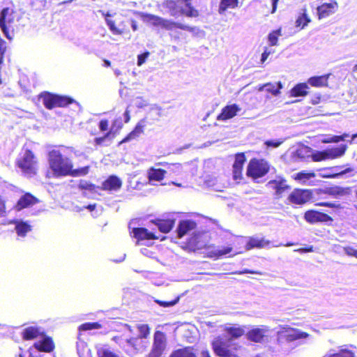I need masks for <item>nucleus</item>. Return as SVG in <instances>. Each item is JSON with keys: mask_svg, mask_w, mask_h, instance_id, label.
Returning a JSON list of instances; mask_svg holds the SVG:
<instances>
[{"mask_svg": "<svg viewBox=\"0 0 357 357\" xmlns=\"http://www.w3.org/2000/svg\"><path fill=\"white\" fill-rule=\"evenodd\" d=\"M313 192L319 197L324 195L333 197H342L349 195L351 193V188L333 185L325 189L317 188L313 190L295 188L289 195L288 201L293 204H305L312 199Z\"/></svg>", "mask_w": 357, "mask_h": 357, "instance_id": "nucleus-1", "label": "nucleus"}, {"mask_svg": "<svg viewBox=\"0 0 357 357\" xmlns=\"http://www.w3.org/2000/svg\"><path fill=\"white\" fill-rule=\"evenodd\" d=\"M71 151V148L64 146H56L48 151L49 167L55 177L68 176L73 163L68 154Z\"/></svg>", "mask_w": 357, "mask_h": 357, "instance_id": "nucleus-2", "label": "nucleus"}, {"mask_svg": "<svg viewBox=\"0 0 357 357\" xmlns=\"http://www.w3.org/2000/svg\"><path fill=\"white\" fill-rule=\"evenodd\" d=\"M214 354L218 357H241L243 347L232 338L218 335L211 342Z\"/></svg>", "mask_w": 357, "mask_h": 357, "instance_id": "nucleus-3", "label": "nucleus"}, {"mask_svg": "<svg viewBox=\"0 0 357 357\" xmlns=\"http://www.w3.org/2000/svg\"><path fill=\"white\" fill-rule=\"evenodd\" d=\"M17 21V11L13 1L0 11V29L4 36L11 40L13 37L14 26Z\"/></svg>", "mask_w": 357, "mask_h": 357, "instance_id": "nucleus-4", "label": "nucleus"}, {"mask_svg": "<svg viewBox=\"0 0 357 357\" xmlns=\"http://www.w3.org/2000/svg\"><path fill=\"white\" fill-rule=\"evenodd\" d=\"M15 164L24 176L32 178L38 173V158L33 151L29 149L22 150L20 157L16 160Z\"/></svg>", "mask_w": 357, "mask_h": 357, "instance_id": "nucleus-5", "label": "nucleus"}, {"mask_svg": "<svg viewBox=\"0 0 357 357\" xmlns=\"http://www.w3.org/2000/svg\"><path fill=\"white\" fill-rule=\"evenodd\" d=\"M192 0H169L167 2V8L172 16L185 15L188 17H197L199 11L191 4Z\"/></svg>", "mask_w": 357, "mask_h": 357, "instance_id": "nucleus-6", "label": "nucleus"}, {"mask_svg": "<svg viewBox=\"0 0 357 357\" xmlns=\"http://www.w3.org/2000/svg\"><path fill=\"white\" fill-rule=\"evenodd\" d=\"M270 171V164L264 158H253L250 161L246 169L248 177L254 180L266 176Z\"/></svg>", "mask_w": 357, "mask_h": 357, "instance_id": "nucleus-7", "label": "nucleus"}, {"mask_svg": "<svg viewBox=\"0 0 357 357\" xmlns=\"http://www.w3.org/2000/svg\"><path fill=\"white\" fill-rule=\"evenodd\" d=\"M266 187L275 199H281L284 194L290 189V185L287 183V181L281 176H276L275 178L270 180L266 184Z\"/></svg>", "mask_w": 357, "mask_h": 357, "instance_id": "nucleus-8", "label": "nucleus"}, {"mask_svg": "<svg viewBox=\"0 0 357 357\" xmlns=\"http://www.w3.org/2000/svg\"><path fill=\"white\" fill-rule=\"evenodd\" d=\"M167 347V339L165 334L156 331L153 336V342L147 357H161Z\"/></svg>", "mask_w": 357, "mask_h": 357, "instance_id": "nucleus-9", "label": "nucleus"}, {"mask_svg": "<svg viewBox=\"0 0 357 357\" xmlns=\"http://www.w3.org/2000/svg\"><path fill=\"white\" fill-rule=\"evenodd\" d=\"M308 336L307 333L291 327H284L278 333V340L282 342H291L299 339L306 338Z\"/></svg>", "mask_w": 357, "mask_h": 357, "instance_id": "nucleus-10", "label": "nucleus"}, {"mask_svg": "<svg viewBox=\"0 0 357 357\" xmlns=\"http://www.w3.org/2000/svg\"><path fill=\"white\" fill-rule=\"evenodd\" d=\"M304 219L307 222L311 225H314L318 222H327L333 221L332 217L329 215L324 212L313 209L307 210L305 212Z\"/></svg>", "mask_w": 357, "mask_h": 357, "instance_id": "nucleus-11", "label": "nucleus"}, {"mask_svg": "<svg viewBox=\"0 0 357 357\" xmlns=\"http://www.w3.org/2000/svg\"><path fill=\"white\" fill-rule=\"evenodd\" d=\"M268 329L266 327H256L248 331L245 335L249 341L255 343H261L268 340Z\"/></svg>", "mask_w": 357, "mask_h": 357, "instance_id": "nucleus-12", "label": "nucleus"}, {"mask_svg": "<svg viewBox=\"0 0 357 357\" xmlns=\"http://www.w3.org/2000/svg\"><path fill=\"white\" fill-rule=\"evenodd\" d=\"M123 127L121 119H114L112 122L111 129L105 132L102 136L94 139L95 146H101L107 139L114 138L116 133Z\"/></svg>", "mask_w": 357, "mask_h": 357, "instance_id": "nucleus-13", "label": "nucleus"}, {"mask_svg": "<svg viewBox=\"0 0 357 357\" xmlns=\"http://www.w3.org/2000/svg\"><path fill=\"white\" fill-rule=\"evenodd\" d=\"M38 202V199L31 193L25 192L17 200L13 208L17 211H20L24 208L31 207Z\"/></svg>", "mask_w": 357, "mask_h": 357, "instance_id": "nucleus-14", "label": "nucleus"}, {"mask_svg": "<svg viewBox=\"0 0 357 357\" xmlns=\"http://www.w3.org/2000/svg\"><path fill=\"white\" fill-rule=\"evenodd\" d=\"M121 179L116 175H109L104 180L100 186V189L107 192H114L119 190L122 187Z\"/></svg>", "mask_w": 357, "mask_h": 357, "instance_id": "nucleus-15", "label": "nucleus"}, {"mask_svg": "<svg viewBox=\"0 0 357 357\" xmlns=\"http://www.w3.org/2000/svg\"><path fill=\"white\" fill-rule=\"evenodd\" d=\"M246 161L245 153L241 152L235 154V160L232 166L233 178L240 180L243 178V169Z\"/></svg>", "mask_w": 357, "mask_h": 357, "instance_id": "nucleus-16", "label": "nucleus"}, {"mask_svg": "<svg viewBox=\"0 0 357 357\" xmlns=\"http://www.w3.org/2000/svg\"><path fill=\"white\" fill-rule=\"evenodd\" d=\"M240 111L241 107L237 104L226 105L222 109L221 112L218 115L217 120L227 121L232 119Z\"/></svg>", "mask_w": 357, "mask_h": 357, "instance_id": "nucleus-17", "label": "nucleus"}, {"mask_svg": "<svg viewBox=\"0 0 357 357\" xmlns=\"http://www.w3.org/2000/svg\"><path fill=\"white\" fill-rule=\"evenodd\" d=\"M271 241L266 239L264 237L250 236L246 243V249L251 250L254 248H264L269 247Z\"/></svg>", "mask_w": 357, "mask_h": 357, "instance_id": "nucleus-18", "label": "nucleus"}, {"mask_svg": "<svg viewBox=\"0 0 357 357\" xmlns=\"http://www.w3.org/2000/svg\"><path fill=\"white\" fill-rule=\"evenodd\" d=\"M196 227L197 223L194 220H181L176 229L177 237L179 238H183L185 235L188 234V232L195 229Z\"/></svg>", "mask_w": 357, "mask_h": 357, "instance_id": "nucleus-19", "label": "nucleus"}, {"mask_svg": "<svg viewBox=\"0 0 357 357\" xmlns=\"http://www.w3.org/2000/svg\"><path fill=\"white\" fill-rule=\"evenodd\" d=\"M38 98L43 100V103L46 109H52L57 107V94L43 91L38 95Z\"/></svg>", "mask_w": 357, "mask_h": 357, "instance_id": "nucleus-20", "label": "nucleus"}, {"mask_svg": "<svg viewBox=\"0 0 357 357\" xmlns=\"http://www.w3.org/2000/svg\"><path fill=\"white\" fill-rule=\"evenodd\" d=\"M337 8V3L335 1H331L329 3H324L319 6L317 8L319 19L328 17L335 12Z\"/></svg>", "mask_w": 357, "mask_h": 357, "instance_id": "nucleus-21", "label": "nucleus"}, {"mask_svg": "<svg viewBox=\"0 0 357 357\" xmlns=\"http://www.w3.org/2000/svg\"><path fill=\"white\" fill-rule=\"evenodd\" d=\"M132 233L134 237L137 239L138 241L144 240H156L159 238V237L153 232L149 231L144 227L133 228Z\"/></svg>", "mask_w": 357, "mask_h": 357, "instance_id": "nucleus-22", "label": "nucleus"}, {"mask_svg": "<svg viewBox=\"0 0 357 357\" xmlns=\"http://www.w3.org/2000/svg\"><path fill=\"white\" fill-rule=\"evenodd\" d=\"M33 347L37 351L46 353L52 352L55 348L52 338L48 336L44 337L40 341L36 342L33 344Z\"/></svg>", "mask_w": 357, "mask_h": 357, "instance_id": "nucleus-23", "label": "nucleus"}, {"mask_svg": "<svg viewBox=\"0 0 357 357\" xmlns=\"http://www.w3.org/2000/svg\"><path fill=\"white\" fill-rule=\"evenodd\" d=\"M158 26H161L167 30H172L173 29H179L184 31H188L193 32L195 31L194 27H191L181 23L175 22L172 20L160 18V24Z\"/></svg>", "mask_w": 357, "mask_h": 357, "instance_id": "nucleus-24", "label": "nucleus"}, {"mask_svg": "<svg viewBox=\"0 0 357 357\" xmlns=\"http://www.w3.org/2000/svg\"><path fill=\"white\" fill-rule=\"evenodd\" d=\"M151 222L155 225L158 229L165 234L169 233L174 226L175 220L174 219H155Z\"/></svg>", "mask_w": 357, "mask_h": 357, "instance_id": "nucleus-25", "label": "nucleus"}, {"mask_svg": "<svg viewBox=\"0 0 357 357\" xmlns=\"http://www.w3.org/2000/svg\"><path fill=\"white\" fill-rule=\"evenodd\" d=\"M331 74H326L319 76H312L307 79V84L314 87L321 88L328 86V78Z\"/></svg>", "mask_w": 357, "mask_h": 357, "instance_id": "nucleus-26", "label": "nucleus"}, {"mask_svg": "<svg viewBox=\"0 0 357 357\" xmlns=\"http://www.w3.org/2000/svg\"><path fill=\"white\" fill-rule=\"evenodd\" d=\"M145 127L144 120H141L134 128V129L129 132L120 142L119 144L126 143L130 140L138 137L142 133L144 132Z\"/></svg>", "mask_w": 357, "mask_h": 357, "instance_id": "nucleus-27", "label": "nucleus"}, {"mask_svg": "<svg viewBox=\"0 0 357 357\" xmlns=\"http://www.w3.org/2000/svg\"><path fill=\"white\" fill-rule=\"evenodd\" d=\"M354 351L350 349L347 346L340 347L337 351H332L325 354L323 357H355Z\"/></svg>", "mask_w": 357, "mask_h": 357, "instance_id": "nucleus-28", "label": "nucleus"}, {"mask_svg": "<svg viewBox=\"0 0 357 357\" xmlns=\"http://www.w3.org/2000/svg\"><path fill=\"white\" fill-rule=\"evenodd\" d=\"M309 86L306 82L296 84L289 91L291 97L306 96L308 94Z\"/></svg>", "mask_w": 357, "mask_h": 357, "instance_id": "nucleus-29", "label": "nucleus"}, {"mask_svg": "<svg viewBox=\"0 0 357 357\" xmlns=\"http://www.w3.org/2000/svg\"><path fill=\"white\" fill-rule=\"evenodd\" d=\"M41 335L40 329L35 326H29L23 330L22 337L24 340H31L38 337Z\"/></svg>", "mask_w": 357, "mask_h": 357, "instance_id": "nucleus-30", "label": "nucleus"}, {"mask_svg": "<svg viewBox=\"0 0 357 357\" xmlns=\"http://www.w3.org/2000/svg\"><path fill=\"white\" fill-rule=\"evenodd\" d=\"M166 173L165 169L151 167L148 170V179L149 181H160L165 178Z\"/></svg>", "mask_w": 357, "mask_h": 357, "instance_id": "nucleus-31", "label": "nucleus"}, {"mask_svg": "<svg viewBox=\"0 0 357 357\" xmlns=\"http://www.w3.org/2000/svg\"><path fill=\"white\" fill-rule=\"evenodd\" d=\"M239 0H220L218 6V13L224 14L228 9H235L238 6Z\"/></svg>", "mask_w": 357, "mask_h": 357, "instance_id": "nucleus-32", "label": "nucleus"}, {"mask_svg": "<svg viewBox=\"0 0 357 357\" xmlns=\"http://www.w3.org/2000/svg\"><path fill=\"white\" fill-rule=\"evenodd\" d=\"M225 332L229 335L228 338L238 339L245 334L243 326H229L225 328Z\"/></svg>", "mask_w": 357, "mask_h": 357, "instance_id": "nucleus-33", "label": "nucleus"}, {"mask_svg": "<svg viewBox=\"0 0 357 357\" xmlns=\"http://www.w3.org/2000/svg\"><path fill=\"white\" fill-rule=\"evenodd\" d=\"M347 145L342 144L338 147L327 149V154L328 159H335L342 156L347 150Z\"/></svg>", "mask_w": 357, "mask_h": 357, "instance_id": "nucleus-34", "label": "nucleus"}, {"mask_svg": "<svg viewBox=\"0 0 357 357\" xmlns=\"http://www.w3.org/2000/svg\"><path fill=\"white\" fill-rule=\"evenodd\" d=\"M15 229L19 236L24 237L31 230V226L26 222L17 221Z\"/></svg>", "mask_w": 357, "mask_h": 357, "instance_id": "nucleus-35", "label": "nucleus"}, {"mask_svg": "<svg viewBox=\"0 0 357 357\" xmlns=\"http://www.w3.org/2000/svg\"><path fill=\"white\" fill-rule=\"evenodd\" d=\"M169 357H197L195 354L192 351V348L185 347L178 349L174 351Z\"/></svg>", "mask_w": 357, "mask_h": 357, "instance_id": "nucleus-36", "label": "nucleus"}, {"mask_svg": "<svg viewBox=\"0 0 357 357\" xmlns=\"http://www.w3.org/2000/svg\"><path fill=\"white\" fill-rule=\"evenodd\" d=\"M311 20L307 14V9L303 8V13L298 15L296 20V26L300 29L305 28L310 22Z\"/></svg>", "mask_w": 357, "mask_h": 357, "instance_id": "nucleus-37", "label": "nucleus"}, {"mask_svg": "<svg viewBox=\"0 0 357 357\" xmlns=\"http://www.w3.org/2000/svg\"><path fill=\"white\" fill-rule=\"evenodd\" d=\"M90 169V167L85 166L79 168L75 169L74 165L73 164L71 166V169H70L68 176H70L73 177L82 176L89 174Z\"/></svg>", "mask_w": 357, "mask_h": 357, "instance_id": "nucleus-38", "label": "nucleus"}, {"mask_svg": "<svg viewBox=\"0 0 357 357\" xmlns=\"http://www.w3.org/2000/svg\"><path fill=\"white\" fill-rule=\"evenodd\" d=\"M105 16L106 24L113 34L121 35L123 33V32H124L123 30L116 27V26L115 24V22L114 20L108 18V17L111 16V15L109 13L105 14Z\"/></svg>", "mask_w": 357, "mask_h": 357, "instance_id": "nucleus-39", "label": "nucleus"}, {"mask_svg": "<svg viewBox=\"0 0 357 357\" xmlns=\"http://www.w3.org/2000/svg\"><path fill=\"white\" fill-rule=\"evenodd\" d=\"M75 102V100L70 96L57 94V107H65Z\"/></svg>", "mask_w": 357, "mask_h": 357, "instance_id": "nucleus-40", "label": "nucleus"}, {"mask_svg": "<svg viewBox=\"0 0 357 357\" xmlns=\"http://www.w3.org/2000/svg\"><path fill=\"white\" fill-rule=\"evenodd\" d=\"M141 16L144 21L149 22L153 26H159L161 18L160 17L149 13H142Z\"/></svg>", "mask_w": 357, "mask_h": 357, "instance_id": "nucleus-41", "label": "nucleus"}, {"mask_svg": "<svg viewBox=\"0 0 357 357\" xmlns=\"http://www.w3.org/2000/svg\"><path fill=\"white\" fill-rule=\"evenodd\" d=\"M315 173L313 172H307L305 171H301L298 172L294 176V178L297 181H306L312 178L315 177Z\"/></svg>", "mask_w": 357, "mask_h": 357, "instance_id": "nucleus-42", "label": "nucleus"}, {"mask_svg": "<svg viewBox=\"0 0 357 357\" xmlns=\"http://www.w3.org/2000/svg\"><path fill=\"white\" fill-rule=\"evenodd\" d=\"M78 188L82 190H87L91 192H96L97 189H100V186H97L95 184L88 181H82L78 184Z\"/></svg>", "mask_w": 357, "mask_h": 357, "instance_id": "nucleus-43", "label": "nucleus"}, {"mask_svg": "<svg viewBox=\"0 0 357 357\" xmlns=\"http://www.w3.org/2000/svg\"><path fill=\"white\" fill-rule=\"evenodd\" d=\"M102 325L98 322H86L79 326V331H91L93 329H99Z\"/></svg>", "mask_w": 357, "mask_h": 357, "instance_id": "nucleus-44", "label": "nucleus"}, {"mask_svg": "<svg viewBox=\"0 0 357 357\" xmlns=\"http://www.w3.org/2000/svg\"><path fill=\"white\" fill-rule=\"evenodd\" d=\"M281 35V30L278 29L271 31L268 36L269 44L271 46L277 45L278 37Z\"/></svg>", "mask_w": 357, "mask_h": 357, "instance_id": "nucleus-45", "label": "nucleus"}, {"mask_svg": "<svg viewBox=\"0 0 357 357\" xmlns=\"http://www.w3.org/2000/svg\"><path fill=\"white\" fill-rule=\"evenodd\" d=\"M312 159L314 162H320L328 159L327 151H317L312 155Z\"/></svg>", "mask_w": 357, "mask_h": 357, "instance_id": "nucleus-46", "label": "nucleus"}, {"mask_svg": "<svg viewBox=\"0 0 357 357\" xmlns=\"http://www.w3.org/2000/svg\"><path fill=\"white\" fill-rule=\"evenodd\" d=\"M315 206H324V207H328V208H337V209H340L342 208L340 204L337 203V202H319L315 204Z\"/></svg>", "mask_w": 357, "mask_h": 357, "instance_id": "nucleus-47", "label": "nucleus"}, {"mask_svg": "<svg viewBox=\"0 0 357 357\" xmlns=\"http://www.w3.org/2000/svg\"><path fill=\"white\" fill-rule=\"evenodd\" d=\"M179 301V297H176L175 299L169 301H163L160 300H156L155 303H158L160 306L163 307H171L176 305Z\"/></svg>", "mask_w": 357, "mask_h": 357, "instance_id": "nucleus-48", "label": "nucleus"}, {"mask_svg": "<svg viewBox=\"0 0 357 357\" xmlns=\"http://www.w3.org/2000/svg\"><path fill=\"white\" fill-rule=\"evenodd\" d=\"M141 337L146 338L150 333V328L147 324H141L137 327Z\"/></svg>", "mask_w": 357, "mask_h": 357, "instance_id": "nucleus-49", "label": "nucleus"}, {"mask_svg": "<svg viewBox=\"0 0 357 357\" xmlns=\"http://www.w3.org/2000/svg\"><path fill=\"white\" fill-rule=\"evenodd\" d=\"M232 251V247L231 246H225L220 249H218L215 251V255L217 257H221L223 255H226L229 254Z\"/></svg>", "mask_w": 357, "mask_h": 357, "instance_id": "nucleus-50", "label": "nucleus"}, {"mask_svg": "<svg viewBox=\"0 0 357 357\" xmlns=\"http://www.w3.org/2000/svg\"><path fill=\"white\" fill-rule=\"evenodd\" d=\"M7 213L6 200L0 195V217H4Z\"/></svg>", "mask_w": 357, "mask_h": 357, "instance_id": "nucleus-51", "label": "nucleus"}, {"mask_svg": "<svg viewBox=\"0 0 357 357\" xmlns=\"http://www.w3.org/2000/svg\"><path fill=\"white\" fill-rule=\"evenodd\" d=\"M349 172H351V169L347 168V169H346L340 172H338V173L325 174H323L321 176L324 178H337L340 176L343 175L346 173H348Z\"/></svg>", "mask_w": 357, "mask_h": 357, "instance_id": "nucleus-52", "label": "nucleus"}, {"mask_svg": "<svg viewBox=\"0 0 357 357\" xmlns=\"http://www.w3.org/2000/svg\"><path fill=\"white\" fill-rule=\"evenodd\" d=\"M99 357H118L116 354L108 349H102L98 351Z\"/></svg>", "mask_w": 357, "mask_h": 357, "instance_id": "nucleus-53", "label": "nucleus"}, {"mask_svg": "<svg viewBox=\"0 0 357 357\" xmlns=\"http://www.w3.org/2000/svg\"><path fill=\"white\" fill-rule=\"evenodd\" d=\"M109 128V121L107 119H101L99 122V129L101 132L107 131Z\"/></svg>", "mask_w": 357, "mask_h": 357, "instance_id": "nucleus-54", "label": "nucleus"}, {"mask_svg": "<svg viewBox=\"0 0 357 357\" xmlns=\"http://www.w3.org/2000/svg\"><path fill=\"white\" fill-rule=\"evenodd\" d=\"M266 88V91L271 93L273 95H278L280 93V89L275 88L273 84L268 83L264 86Z\"/></svg>", "mask_w": 357, "mask_h": 357, "instance_id": "nucleus-55", "label": "nucleus"}, {"mask_svg": "<svg viewBox=\"0 0 357 357\" xmlns=\"http://www.w3.org/2000/svg\"><path fill=\"white\" fill-rule=\"evenodd\" d=\"M128 344L134 347L135 349H137L139 346V339L137 337H132L127 340Z\"/></svg>", "mask_w": 357, "mask_h": 357, "instance_id": "nucleus-56", "label": "nucleus"}, {"mask_svg": "<svg viewBox=\"0 0 357 357\" xmlns=\"http://www.w3.org/2000/svg\"><path fill=\"white\" fill-rule=\"evenodd\" d=\"M149 52H145L141 54H139L137 56V65L141 66L142 63H144L149 56Z\"/></svg>", "mask_w": 357, "mask_h": 357, "instance_id": "nucleus-57", "label": "nucleus"}, {"mask_svg": "<svg viewBox=\"0 0 357 357\" xmlns=\"http://www.w3.org/2000/svg\"><path fill=\"white\" fill-rule=\"evenodd\" d=\"M345 252L349 256L357 257V250L352 247H345L344 248Z\"/></svg>", "mask_w": 357, "mask_h": 357, "instance_id": "nucleus-58", "label": "nucleus"}, {"mask_svg": "<svg viewBox=\"0 0 357 357\" xmlns=\"http://www.w3.org/2000/svg\"><path fill=\"white\" fill-rule=\"evenodd\" d=\"M264 144L268 147L276 148V147H278L281 144V142H275V141H273V140H267V141L265 142Z\"/></svg>", "mask_w": 357, "mask_h": 357, "instance_id": "nucleus-59", "label": "nucleus"}, {"mask_svg": "<svg viewBox=\"0 0 357 357\" xmlns=\"http://www.w3.org/2000/svg\"><path fill=\"white\" fill-rule=\"evenodd\" d=\"M270 54V52L267 51V49L265 50V51L261 54V63H264L265 61L267 59Z\"/></svg>", "mask_w": 357, "mask_h": 357, "instance_id": "nucleus-60", "label": "nucleus"}, {"mask_svg": "<svg viewBox=\"0 0 357 357\" xmlns=\"http://www.w3.org/2000/svg\"><path fill=\"white\" fill-rule=\"evenodd\" d=\"M344 140V137L342 136V135H335V136H333L331 139V140L330 142H339L340 141H342Z\"/></svg>", "mask_w": 357, "mask_h": 357, "instance_id": "nucleus-61", "label": "nucleus"}, {"mask_svg": "<svg viewBox=\"0 0 357 357\" xmlns=\"http://www.w3.org/2000/svg\"><path fill=\"white\" fill-rule=\"evenodd\" d=\"M271 1H272L271 13H274L277 10L278 3L279 0H271Z\"/></svg>", "mask_w": 357, "mask_h": 357, "instance_id": "nucleus-62", "label": "nucleus"}, {"mask_svg": "<svg viewBox=\"0 0 357 357\" xmlns=\"http://www.w3.org/2000/svg\"><path fill=\"white\" fill-rule=\"evenodd\" d=\"M124 117H125V122L126 123H128L129 122L130 119V111L128 109H126L124 112Z\"/></svg>", "mask_w": 357, "mask_h": 357, "instance_id": "nucleus-63", "label": "nucleus"}, {"mask_svg": "<svg viewBox=\"0 0 357 357\" xmlns=\"http://www.w3.org/2000/svg\"><path fill=\"white\" fill-rule=\"evenodd\" d=\"M202 357H211L210 352L208 349L203 350L201 353Z\"/></svg>", "mask_w": 357, "mask_h": 357, "instance_id": "nucleus-64", "label": "nucleus"}]
</instances>
